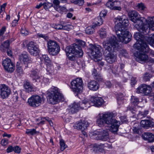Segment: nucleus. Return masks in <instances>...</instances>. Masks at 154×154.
<instances>
[{
    "mask_svg": "<svg viewBox=\"0 0 154 154\" xmlns=\"http://www.w3.org/2000/svg\"><path fill=\"white\" fill-rule=\"evenodd\" d=\"M6 4H4L3 5L0 6V13H1L5 9V8L6 7Z\"/></svg>",
    "mask_w": 154,
    "mask_h": 154,
    "instance_id": "obj_62",
    "label": "nucleus"
},
{
    "mask_svg": "<svg viewBox=\"0 0 154 154\" xmlns=\"http://www.w3.org/2000/svg\"><path fill=\"white\" fill-rule=\"evenodd\" d=\"M66 52L75 54L77 57H81L83 55V52L81 47L76 44H74L67 47Z\"/></svg>",
    "mask_w": 154,
    "mask_h": 154,
    "instance_id": "obj_9",
    "label": "nucleus"
},
{
    "mask_svg": "<svg viewBox=\"0 0 154 154\" xmlns=\"http://www.w3.org/2000/svg\"><path fill=\"white\" fill-rule=\"evenodd\" d=\"M103 46L105 49L103 54L106 60L109 63H112L115 61L116 56L112 51V48L116 50L119 46L116 37L112 35L107 37L106 40L103 42Z\"/></svg>",
    "mask_w": 154,
    "mask_h": 154,
    "instance_id": "obj_4",
    "label": "nucleus"
},
{
    "mask_svg": "<svg viewBox=\"0 0 154 154\" xmlns=\"http://www.w3.org/2000/svg\"><path fill=\"white\" fill-rule=\"evenodd\" d=\"M47 47L48 52L49 54L52 56H56L59 52L60 48L56 42L49 40L48 41Z\"/></svg>",
    "mask_w": 154,
    "mask_h": 154,
    "instance_id": "obj_8",
    "label": "nucleus"
},
{
    "mask_svg": "<svg viewBox=\"0 0 154 154\" xmlns=\"http://www.w3.org/2000/svg\"><path fill=\"white\" fill-rule=\"evenodd\" d=\"M42 60L44 61L46 65L51 63V60L47 55H42Z\"/></svg>",
    "mask_w": 154,
    "mask_h": 154,
    "instance_id": "obj_31",
    "label": "nucleus"
},
{
    "mask_svg": "<svg viewBox=\"0 0 154 154\" xmlns=\"http://www.w3.org/2000/svg\"><path fill=\"white\" fill-rule=\"evenodd\" d=\"M99 35L101 38H105L106 36V33L103 29H101L99 31Z\"/></svg>",
    "mask_w": 154,
    "mask_h": 154,
    "instance_id": "obj_41",
    "label": "nucleus"
},
{
    "mask_svg": "<svg viewBox=\"0 0 154 154\" xmlns=\"http://www.w3.org/2000/svg\"><path fill=\"white\" fill-rule=\"evenodd\" d=\"M133 131L134 132L136 133H138L139 132V129L138 127H133Z\"/></svg>",
    "mask_w": 154,
    "mask_h": 154,
    "instance_id": "obj_64",
    "label": "nucleus"
},
{
    "mask_svg": "<svg viewBox=\"0 0 154 154\" xmlns=\"http://www.w3.org/2000/svg\"><path fill=\"white\" fill-rule=\"evenodd\" d=\"M121 4V2L119 1H114L113 0H109L106 3V5L112 10L120 11L122 9Z\"/></svg>",
    "mask_w": 154,
    "mask_h": 154,
    "instance_id": "obj_16",
    "label": "nucleus"
},
{
    "mask_svg": "<svg viewBox=\"0 0 154 154\" xmlns=\"http://www.w3.org/2000/svg\"><path fill=\"white\" fill-rule=\"evenodd\" d=\"M22 65L21 63H19L18 62L16 64V72L18 74V76H20L21 74H23V70L22 68Z\"/></svg>",
    "mask_w": 154,
    "mask_h": 154,
    "instance_id": "obj_29",
    "label": "nucleus"
},
{
    "mask_svg": "<svg viewBox=\"0 0 154 154\" xmlns=\"http://www.w3.org/2000/svg\"><path fill=\"white\" fill-rule=\"evenodd\" d=\"M139 102V99L137 97L132 96L131 99V106H129L127 107L128 110H129L133 113H135L136 111V107Z\"/></svg>",
    "mask_w": 154,
    "mask_h": 154,
    "instance_id": "obj_17",
    "label": "nucleus"
},
{
    "mask_svg": "<svg viewBox=\"0 0 154 154\" xmlns=\"http://www.w3.org/2000/svg\"><path fill=\"white\" fill-rule=\"evenodd\" d=\"M6 28L5 26H3L0 29V37L2 36L6 31Z\"/></svg>",
    "mask_w": 154,
    "mask_h": 154,
    "instance_id": "obj_53",
    "label": "nucleus"
},
{
    "mask_svg": "<svg viewBox=\"0 0 154 154\" xmlns=\"http://www.w3.org/2000/svg\"><path fill=\"white\" fill-rule=\"evenodd\" d=\"M148 110H145L143 112L140 111L138 114V117L139 118L145 117L148 114Z\"/></svg>",
    "mask_w": 154,
    "mask_h": 154,
    "instance_id": "obj_35",
    "label": "nucleus"
},
{
    "mask_svg": "<svg viewBox=\"0 0 154 154\" xmlns=\"http://www.w3.org/2000/svg\"><path fill=\"white\" fill-rule=\"evenodd\" d=\"M113 113L109 112L100 113L97 120V124L100 127L104 126L106 124L111 125L109 130L113 133H116L118 130L120 122L113 119Z\"/></svg>",
    "mask_w": 154,
    "mask_h": 154,
    "instance_id": "obj_5",
    "label": "nucleus"
},
{
    "mask_svg": "<svg viewBox=\"0 0 154 154\" xmlns=\"http://www.w3.org/2000/svg\"><path fill=\"white\" fill-rule=\"evenodd\" d=\"M135 56L136 57V61L140 63L146 62L149 60L148 56L143 53L137 52L136 54L135 53Z\"/></svg>",
    "mask_w": 154,
    "mask_h": 154,
    "instance_id": "obj_21",
    "label": "nucleus"
},
{
    "mask_svg": "<svg viewBox=\"0 0 154 154\" xmlns=\"http://www.w3.org/2000/svg\"><path fill=\"white\" fill-rule=\"evenodd\" d=\"M105 85L107 88H110L111 87L112 85L110 82L107 81L105 82Z\"/></svg>",
    "mask_w": 154,
    "mask_h": 154,
    "instance_id": "obj_59",
    "label": "nucleus"
},
{
    "mask_svg": "<svg viewBox=\"0 0 154 154\" xmlns=\"http://www.w3.org/2000/svg\"><path fill=\"white\" fill-rule=\"evenodd\" d=\"M30 75L34 82H40V77L38 75V72L37 71L35 70L31 71Z\"/></svg>",
    "mask_w": 154,
    "mask_h": 154,
    "instance_id": "obj_25",
    "label": "nucleus"
},
{
    "mask_svg": "<svg viewBox=\"0 0 154 154\" xmlns=\"http://www.w3.org/2000/svg\"><path fill=\"white\" fill-rule=\"evenodd\" d=\"M91 101H89L88 99H85L80 102V106L81 108L86 109L90 107L91 106Z\"/></svg>",
    "mask_w": 154,
    "mask_h": 154,
    "instance_id": "obj_27",
    "label": "nucleus"
},
{
    "mask_svg": "<svg viewBox=\"0 0 154 154\" xmlns=\"http://www.w3.org/2000/svg\"><path fill=\"white\" fill-rule=\"evenodd\" d=\"M47 92V99L50 104H55L64 100L63 95L56 87L52 86L48 90Z\"/></svg>",
    "mask_w": 154,
    "mask_h": 154,
    "instance_id": "obj_6",
    "label": "nucleus"
},
{
    "mask_svg": "<svg viewBox=\"0 0 154 154\" xmlns=\"http://www.w3.org/2000/svg\"><path fill=\"white\" fill-rule=\"evenodd\" d=\"M104 144H94V150H97L99 151H100L102 150L103 149V147L104 146Z\"/></svg>",
    "mask_w": 154,
    "mask_h": 154,
    "instance_id": "obj_33",
    "label": "nucleus"
},
{
    "mask_svg": "<svg viewBox=\"0 0 154 154\" xmlns=\"http://www.w3.org/2000/svg\"><path fill=\"white\" fill-rule=\"evenodd\" d=\"M143 139L145 140H147L149 142L154 141V134L152 133L146 132L144 133L142 135Z\"/></svg>",
    "mask_w": 154,
    "mask_h": 154,
    "instance_id": "obj_23",
    "label": "nucleus"
},
{
    "mask_svg": "<svg viewBox=\"0 0 154 154\" xmlns=\"http://www.w3.org/2000/svg\"><path fill=\"white\" fill-rule=\"evenodd\" d=\"M82 122H76L74 124L73 127L77 129H81V128H82L81 125L82 126Z\"/></svg>",
    "mask_w": 154,
    "mask_h": 154,
    "instance_id": "obj_44",
    "label": "nucleus"
},
{
    "mask_svg": "<svg viewBox=\"0 0 154 154\" xmlns=\"http://www.w3.org/2000/svg\"><path fill=\"white\" fill-rule=\"evenodd\" d=\"M125 16L119 17L114 18L113 21L116 24L115 30L120 42L127 44L131 40L132 37L131 34L127 29L129 25V21L125 18Z\"/></svg>",
    "mask_w": 154,
    "mask_h": 154,
    "instance_id": "obj_2",
    "label": "nucleus"
},
{
    "mask_svg": "<svg viewBox=\"0 0 154 154\" xmlns=\"http://www.w3.org/2000/svg\"><path fill=\"white\" fill-rule=\"evenodd\" d=\"M6 151L8 153L14 151V147L11 146H10L7 148Z\"/></svg>",
    "mask_w": 154,
    "mask_h": 154,
    "instance_id": "obj_58",
    "label": "nucleus"
},
{
    "mask_svg": "<svg viewBox=\"0 0 154 154\" xmlns=\"http://www.w3.org/2000/svg\"><path fill=\"white\" fill-rule=\"evenodd\" d=\"M71 88L72 91L78 96L82 93L83 89V83L81 78H77L73 80L71 83Z\"/></svg>",
    "mask_w": 154,
    "mask_h": 154,
    "instance_id": "obj_7",
    "label": "nucleus"
},
{
    "mask_svg": "<svg viewBox=\"0 0 154 154\" xmlns=\"http://www.w3.org/2000/svg\"><path fill=\"white\" fill-rule=\"evenodd\" d=\"M82 122V126L81 125L82 127L81 130L83 131L86 130L89 125L88 122L86 121H84L83 122Z\"/></svg>",
    "mask_w": 154,
    "mask_h": 154,
    "instance_id": "obj_38",
    "label": "nucleus"
},
{
    "mask_svg": "<svg viewBox=\"0 0 154 154\" xmlns=\"http://www.w3.org/2000/svg\"><path fill=\"white\" fill-rule=\"evenodd\" d=\"M137 82L136 78L132 77L131 79V85H134Z\"/></svg>",
    "mask_w": 154,
    "mask_h": 154,
    "instance_id": "obj_61",
    "label": "nucleus"
},
{
    "mask_svg": "<svg viewBox=\"0 0 154 154\" xmlns=\"http://www.w3.org/2000/svg\"><path fill=\"white\" fill-rule=\"evenodd\" d=\"M2 65L5 69L9 72L12 73L14 70L15 65L9 58H7L3 61Z\"/></svg>",
    "mask_w": 154,
    "mask_h": 154,
    "instance_id": "obj_13",
    "label": "nucleus"
},
{
    "mask_svg": "<svg viewBox=\"0 0 154 154\" xmlns=\"http://www.w3.org/2000/svg\"><path fill=\"white\" fill-rule=\"evenodd\" d=\"M77 111V110L76 109L72 106L71 108L69 110V113L73 114L76 112Z\"/></svg>",
    "mask_w": 154,
    "mask_h": 154,
    "instance_id": "obj_57",
    "label": "nucleus"
},
{
    "mask_svg": "<svg viewBox=\"0 0 154 154\" xmlns=\"http://www.w3.org/2000/svg\"><path fill=\"white\" fill-rule=\"evenodd\" d=\"M151 91L152 88L150 86L143 84L137 89L136 92L138 94L142 93L145 95H148Z\"/></svg>",
    "mask_w": 154,
    "mask_h": 154,
    "instance_id": "obj_15",
    "label": "nucleus"
},
{
    "mask_svg": "<svg viewBox=\"0 0 154 154\" xmlns=\"http://www.w3.org/2000/svg\"><path fill=\"white\" fill-rule=\"evenodd\" d=\"M107 13L106 10H102L100 14V17H105Z\"/></svg>",
    "mask_w": 154,
    "mask_h": 154,
    "instance_id": "obj_49",
    "label": "nucleus"
},
{
    "mask_svg": "<svg viewBox=\"0 0 154 154\" xmlns=\"http://www.w3.org/2000/svg\"><path fill=\"white\" fill-rule=\"evenodd\" d=\"M140 125L144 128L153 127L154 126V122L149 120H143L141 121Z\"/></svg>",
    "mask_w": 154,
    "mask_h": 154,
    "instance_id": "obj_26",
    "label": "nucleus"
},
{
    "mask_svg": "<svg viewBox=\"0 0 154 154\" xmlns=\"http://www.w3.org/2000/svg\"><path fill=\"white\" fill-rule=\"evenodd\" d=\"M97 135V137L99 140L106 141L109 139V135L108 130H107L97 131L95 133Z\"/></svg>",
    "mask_w": 154,
    "mask_h": 154,
    "instance_id": "obj_18",
    "label": "nucleus"
},
{
    "mask_svg": "<svg viewBox=\"0 0 154 154\" xmlns=\"http://www.w3.org/2000/svg\"><path fill=\"white\" fill-rule=\"evenodd\" d=\"M86 32L87 34H91L93 32V29L91 27L90 28H87L86 29Z\"/></svg>",
    "mask_w": 154,
    "mask_h": 154,
    "instance_id": "obj_54",
    "label": "nucleus"
},
{
    "mask_svg": "<svg viewBox=\"0 0 154 154\" xmlns=\"http://www.w3.org/2000/svg\"><path fill=\"white\" fill-rule=\"evenodd\" d=\"M47 66V71L49 74H55L57 72V71L54 69V66L51 64H48Z\"/></svg>",
    "mask_w": 154,
    "mask_h": 154,
    "instance_id": "obj_28",
    "label": "nucleus"
},
{
    "mask_svg": "<svg viewBox=\"0 0 154 154\" xmlns=\"http://www.w3.org/2000/svg\"><path fill=\"white\" fill-rule=\"evenodd\" d=\"M20 32L21 34L23 35H25L28 34V32L24 28L21 29L20 31Z\"/></svg>",
    "mask_w": 154,
    "mask_h": 154,
    "instance_id": "obj_60",
    "label": "nucleus"
},
{
    "mask_svg": "<svg viewBox=\"0 0 154 154\" xmlns=\"http://www.w3.org/2000/svg\"><path fill=\"white\" fill-rule=\"evenodd\" d=\"M35 129H27L26 130V133L28 135H33L34 134L38 133Z\"/></svg>",
    "mask_w": 154,
    "mask_h": 154,
    "instance_id": "obj_34",
    "label": "nucleus"
},
{
    "mask_svg": "<svg viewBox=\"0 0 154 154\" xmlns=\"http://www.w3.org/2000/svg\"><path fill=\"white\" fill-rule=\"evenodd\" d=\"M88 86L90 90L94 91L97 90L99 88V84L94 80L89 82L88 84Z\"/></svg>",
    "mask_w": 154,
    "mask_h": 154,
    "instance_id": "obj_22",
    "label": "nucleus"
},
{
    "mask_svg": "<svg viewBox=\"0 0 154 154\" xmlns=\"http://www.w3.org/2000/svg\"><path fill=\"white\" fill-rule=\"evenodd\" d=\"M89 46L91 54L93 58L95 59L100 58L101 55L100 51L102 49L101 47L99 45H94L92 44H90Z\"/></svg>",
    "mask_w": 154,
    "mask_h": 154,
    "instance_id": "obj_12",
    "label": "nucleus"
},
{
    "mask_svg": "<svg viewBox=\"0 0 154 154\" xmlns=\"http://www.w3.org/2000/svg\"><path fill=\"white\" fill-rule=\"evenodd\" d=\"M1 143L2 146H5L8 143V140L6 139H2L1 141Z\"/></svg>",
    "mask_w": 154,
    "mask_h": 154,
    "instance_id": "obj_55",
    "label": "nucleus"
},
{
    "mask_svg": "<svg viewBox=\"0 0 154 154\" xmlns=\"http://www.w3.org/2000/svg\"><path fill=\"white\" fill-rule=\"evenodd\" d=\"M152 77V75L148 72H146L143 75V80L145 82L149 81Z\"/></svg>",
    "mask_w": 154,
    "mask_h": 154,
    "instance_id": "obj_32",
    "label": "nucleus"
},
{
    "mask_svg": "<svg viewBox=\"0 0 154 154\" xmlns=\"http://www.w3.org/2000/svg\"><path fill=\"white\" fill-rule=\"evenodd\" d=\"M60 149L63 151L67 147V146L65 144L64 140H61L60 141Z\"/></svg>",
    "mask_w": 154,
    "mask_h": 154,
    "instance_id": "obj_36",
    "label": "nucleus"
},
{
    "mask_svg": "<svg viewBox=\"0 0 154 154\" xmlns=\"http://www.w3.org/2000/svg\"><path fill=\"white\" fill-rule=\"evenodd\" d=\"M124 95L123 94L121 93H119L118 94L117 96V99L118 100H122L124 99Z\"/></svg>",
    "mask_w": 154,
    "mask_h": 154,
    "instance_id": "obj_52",
    "label": "nucleus"
},
{
    "mask_svg": "<svg viewBox=\"0 0 154 154\" xmlns=\"http://www.w3.org/2000/svg\"><path fill=\"white\" fill-rule=\"evenodd\" d=\"M41 97L39 96L32 95L29 97L28 100V103L29 106L36 107L40 106L42 103Z\"/></svg>",
    "mask_w": 154,
    "mask_h": 154,
    "instance_id": "obj_11",
    "label": "nucleus"
},
{
    "mask_svg": "<svg viewBox=\"0 0 154 154\" xmlns=\"http://www.w3.org/2000/svg\"><path fill=\"white\" fill-rule=\"evenodd\" d=\"M77 42L78 44V45L80 47L81 46L83 47H84L85 46V42H83L82 40H77Z\"/></svg>",
    "mask_w": 154,
    "mask_h": 154,
    "instance_id": "obj_51",
    "label": "nucleus"
},
{
    "mask_svg": "<svg viewBox=\"0 0 154 154\" xmlns=\"http://www.w3.org/2000/svg\"><path fill=\"white\" fill-rule=\"evenodd\" d=\"M24 87L26 91L28 93L32 92L34 91L35 88L33 85L28 81L25 82L24 85Z\"/></svg>",
    "mask_w": 154,
    "mask_h": 154,
    "instance_id": "obj_24",
    "label": "nucleus"
},
{
    "mask_svg": "<svg viewBox=\"0 0 154 154\" xmlns=\"http://www.w3.org/2000/svg\"><path fill=\"white\" fill-rule=\"evenodd\" d=\"M90 101L92 104H91V106L94 105L97 107L100 106L104 103V101L102 98L94 96H92L91 97Z\"/></svg>",
    "mask_w": 154,
    "mask_h": 154,
    "instance_id": "obj_20",
    "label": "nucleus"
},
{
    "mask_svg": "<svg viewBox=\"0 0 154 154\" xmlns=\"http://www.w3.org/2000/svg\"><path fill=\"white\" fill-rule=\"evenodd\" d=\"M60 2L58 0H54L53 1V3L54 5V7L55 9L57 11H59L58 8Z\"/></svg>",
    "mask_w": 154,
    "mask_h": 154,
    "instance_id": "obj_39",
    "label": "nucleus"
},
{
    "mask_svg": "<svg viewBox=\"0 0 154 154\" xmlns=\"http://www.w3.org/2000/svg\"><path fill=\"white\" fill-rule=\"evenodd\" d=\"M72 106L77 110H79L80 108L79 103H74L72 105Z\"/></svg>",
    "mask_w": 154,
    "mask_h": 154,
    "instance_id": "obj_50",
    "label": "nucleus"
},
{
    "mask_svg": "<svg viewBox=\"0 0 154 154\" xmlns=\"http://www.w3.org/2000/svg\"><path fill=\"white\" fill-rule=\"evenodd\" d=\"M146 35H143L139 32L135 33L134 37L137 42L134 45V47L143 52L149 53L152 57H154V51L149 48L148 45L145 42L146 41L154 46V34L148 36L147 34Z\"/></svg>",
    "mask_w": 154,
    "mask_h": 154,
    "instance_id": "obj_3",
    "label": "nucleus"
},
{
    "mask_svg": "<svg viewBox=\"0 0 154 154\" xmlns=\"http://www.w3.org/2000/svg\"><path fill=\"white\" fill-rule=\"evenodd\" d=\"M103 20L101 17L100 16L98 17L95 19V22L93 23V26L94 25L96 26H100L103 24Z\"/></svg>",
    "mask_w": 154,
    "mask_h": 154,
    "instance_id": "obj_30",
    "label": "nucleus"
},
{
    "mask_svg": "<svg viewBox=\"0 0 154 154\" xmlns=\"http://www.w3.org/2000/svg\"><path fill=\"white\" fill-rule=\"evenodd\" d=\"M63 24V22H60V24H56L54 26V28L56 29L62 30Z\"/></svg>",
    "mask_w": 154,
    "mask_h": 154,
    "instance_id": "obj_40",
    "label": "nucleus"
},
{
    "mask_svg": "<svg viewBox=\"0 0 154 154\" xmlns=\"http://www.w3.org/2000/svg\"><path fill=\"white\" fill-rule=\"evenodd\" d=\"M0 91L1 97L3 99L7 98L11 93L9 87L4 84L0 85Z\"/></svg>",
    "mask_w": 154,
    "mask_h": 154,
    "instance_id": "obj_14",
    "label": "nucleus"
},
{
    "mask_svg": "<svg viewBox=\"0 0 154 154\" xmlns=\"http://www.w3.org/2000/svg\"><path fill=\"white\" fill-rule=\"evenodd\" d=\"M94 79L97 81L100 82L103 80V78L100 74L98 73L94 77Z\"/></svg>",
    "mask_w": 154,
    "mask_h": 154,
    "instance_id": "obj_45",
    "label": "nucleus"
},
{
    "mask_svg": "<svg viewBox=\"0 0 154 154\" xmlns=\"http://www.w3.org/2000/svg\"><path fill=\"white\" fill-rule=\"evenodd\" d=\"M128 15L131 20L136 23L134 27L140 32L145 35L148 34L149 30L154 31V17H148L147 19L144 17H141L139 14L135 11H130Z\"/></svg>",
    "mask_w": 154,
    "mask_h": 154,
    "instance_id": "obj_1",
    "label": "nucleus"
},
{
    "mask_svg": "<svg viewBox=\"0 0 154 154\" xmlns=\"http://www.w3.org/2000/svg\"><path fill=\"white\" fill-rule=\"evenodd\" d=\"M71 27H72V26L69 24L66 25L65 26L63 25L62 30L69 31L71 29Z\"/></svg>",
    "mask_w": 154,
    "mask_h": 154,
    "instance_id": "obj_47",
    "label": "nucleus"
},
{
    "mask_svg": "<svg viewBox=\"0 0 154 154\" xmlns=\"http://www.w3.org/2000/svg\"><path fill=\"white\" fill-rule=\"evenodd\" d=\"M66 54L69 60H74L76 59V57H77V56L75 55V54H72V53H66Z\"/></svg>",
    "mask_w": 154,
    "mask_h": 154,
    "instance_id": "obj_37",
    "label": "nucleus"
},
{
    "mask_svg": "<svg viewBox=\"0 0 154 154\" xmlns=\"http://www.w3.org/2000/svg\"><path fill=\"white\" fill-rule=\"evenodd\" d=\"M27 49L30 54L36 56L38 55L39 52L38 46L33 41L29 42L27 45Z\"/></svg>",
    "mask_w": 154,
    "mask_h": 154,
    "instance_id": "obj_10",
    "label": "nucleus"
},
{
    "mask_svg": "<svg viewBox=\"0 0 154 154\" xmlns=\"http://www.w3.org/2000/svg\"><path fill=\"white\" fill-rule=\"evenodd\" d=\"M117 66L115 67L114 68L112 69V73L116 75L118 71L117 70Z\"/></svg>",
    "mask_w": 154,
    "mask_h": 154,
    "instance_id": "obj_63",
    "label": "nucleus"
},
{
    "mask_svg": "<svg viewBox=\"0 0 154 154\" xmlns=\"http://www.w3.org/2000/svg\"><path fill=\"white\" fill-rule=\"evenodd\" d=\"M10 44V41L9 40H7L4 42L2 45H3L5 48L7 49L9 48Z\"/></svg>",
    "mask_w": 154,
    "mask_h": 154,
    "instance_id": "obj_46",
    "label": "nucleus"
},
{
    "mask_svg": "<svg viewBox=\"0 0 154 154\" xmlns=\"http://www.w3.org/2000/svg\"><path fill=\"white\" fill-rule=\"evenodd\" d=\"M19 60L21 63L27 65L32 63V59L29 57L28 54L25 52H23L20 55Z\"/></svg>",
    "mask_w": 154,
    "mask_h": 154,
    "instance_id": "obj_19",
    "label": "nucleus"
},
{
    "mask_svg": "<svg viewBox=\"0 0 154 154\" xmlns=\"http://www.w3.org/2000/svg\"><path fill=\"white\" fill-rule=\"evenodd\" d=\"M14 151L15 152L19 153L20 152V149L19 146H16L14 147Z\"/></svg>",
    "mask_w": 154,
    "mask_h": 154,
    "instance_id": "obj_56",
    "label": "nucleus"
},
{
    "mask_svg": "<svg viewBox=\"0 0 154 154\" xmlns=\"http://www.w3.org/2000/svg\"><path fill=\"white\" fill-rule=\"evenodd\" d=\"M136 7L140 11L143 10L145 8L144 4L142 3H138Z\"/></svg>",
    "mask_w": 154,
    "mask_h": 154,
    "instance_id": "obj_42",
    "label": "nucleus"
},
{
    "mask_svg": "<svg viewBox=\"0 0 154 154\" xmlns=\"http://www.w3.org/2000/svg\"><path fill=\"white\" fill-rule=\"evenodd\" d=\"M84 2V0H77L75 2V5H78L79 6L83 5Z\"/></svg>",
    "mask_w": 154,
    "mask_h": 154,
    "instance_id": "obj_48",
    "label": "nucleus"
},
{
    "mask_svg": "<svg viewBox=\"0 0 154 154\" xmlns=\"http://www.w3.org/2000/svg\"><path fill=\"white\" fill-rule=\"evenodd\" d=\"M53 6L51 3H45L43 4L44 8L46 10L48 9L51 7Z\"/></svg>",
    "mask_w": 154,
    "mask_h": 154,
    "instance_id": "obj_43",
    "label": "nucleus"
}]
</instances>
